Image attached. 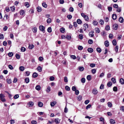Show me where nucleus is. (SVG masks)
Instances as JSON below:
<instances>
[{
    "label": "nucleus",
    "instance_id": "obj_1",
    "mask_svg": "<svg viewBox=\"0 0 124 124\" xmlns=\"http://www.w3.org/2000/svg\"><path fill=\"white\" fill-rule=\"evenodd\" d=\"M5 96L4 94L1 93L0 94V98L1 101L3 102H5L6 101V100L4 98Z\"/></svg>",
    "mask_w": 124,
    "mask_h": 124
},
{
    "label": "nucleus",
    "instance_id": "obj_2",
    "mask_svg": "<svg viewBox=\"0 0 124 124\" xmlns=\"http://www.w3.org/2000/svg\"><path fill=\"white\" fill-rule=\"evenodd\" d=\"M81 15L84 18L85 20L88 21L89 20L88 17L87 16L85 15L84 13H82L81 14Z\"/></svg>",
    "mask_w": 124,
    "mask_h": 124
},
{
    "label": "nucleus",
    "instance_id": "obj_3",
    "mask_svg": "<svg viewBox=\"0 0 124 124\" xmlns=\"http://www.w3.org/2000/svg\"><path fill=\"white\" fill-rule=\"evenodd\" d=\"M39 30L43 31V33H44L45 31V27L42 25H40L39 26Z\"/></svg>",
    "mask_w": 124,
    "mask_h": 124
},
{
    "label": "nucleus",
    "instance_id": "obj_4",
    "mask_svg": "<svg viewBox=\"0 0 124 124\" xmlns=\"http://www.w3.org/2000/svg\"><path fill=\"white\" fill-rule=\"evenodd\" d=\"M92 93L94 94H97L98 93V91H97V89L96 88L93 89L92 90Z\"/></svg>",
    "mask_w": 124,
    "mask_h": 124
},
{
    "label": "nucleus",
    "instance_id": "obj_5",
    "mask_svg": "<svg viewBox=\"0 0 124 124\" xmlns=\"http://www.w3.org/2000/svg\"><path fill=\"white\" fill-rule=\"evenodd\" d=\"M118 27V25L116 23L114 24L113 26V28L115 30H117Z\"/></svg>",
    "mask_w": 124,
    "mask_h": 124
},
{
    "label": "nucleus",
    "instance_id": "obj_6",
    "mask_svg": "<svg viewBox=\"0 0 124 124\" xmlns=\"http://www.w3.org/2000/svg\"><path fill=\"white\" fill-rule=\"evenodd\" d=\"M83 27L84 30L85 31L86 29L88 28V25L87 23H85L83 25Z\"/></svg>",
    "mask_w": 124,
    "mask_h": 124
},
{
    "label": "nucleus",
    "instance_id": "obj_7",
    "mask_svg": "<svg viewBox=\"0 0 124 124\" xmlns=\"http://www.w3.org/2000/svg\"><path fill=\"white\" fill-rule=\"evenodd\" d=\"M33 104H34L33 102L31 101H30L28 103V105L29 106V107L32 106H33Z\"/></svg>",
    "mask_w": 124,
    "mask_h": 124
},
{
    "label": "nucleus",
    "instance_id": "obj_8",
    "mask_svg": "<svg viewBox=\"0 0 124 124\" xmlns=\"http://www.w3.org/2000/svg\"><path fill=\"white\" fill-rule=\"evenodd\" d=\"M56 104V102L54 101L51 102L50 105L51 107H54Z\"/></svg>",
    "mask_w": 124,
    "mask_h": 124
},
{
    "label": "nucleus",
    "instance_id": "obj_9",
    "mask_svg": "<svg viewBox=\"0 0 124 124\" xmlns=\"http://www.w3.org/2000/svg\"><path fill=\"white\" fill-rule=\"evenodd\" d=\"M112 18L113 20H115L117 18V16L116 14H113L112 15Z\"/></svg>",
    "mask_w": 124,
    "mask_h": 124
},
{
    "label": "nucleus",
    "instance_id": "obj_10",
    "mask_svg": "<svg viewBox=\"0 0 124 124\" xmlns=\"http://www.w3.org/2000/svg\"><path fill=\"white\" fill-rule=\"evenodd\" d=\"M94 32L93 31L90 32L89 33V35L91 37H93L94 36Z\"/></svg>",
    "mask_w": 124,
    "mask_h": 124
},
{
    "label": "nucleus",
    "instance_id": "obj_11",
    "mask_svg": "<svg viewBox=\"0 0 124 124\" xmlns=\"http://www.w3.org/2000/svg\"><path fill=\"white\" fill-rule=\"evenodd\" d=\"M119 82L122 85L124 84V79L122 78H121L120 79Z\"/></svg>",
    "mask_w": 124,
    "mask_h": 124
},
{
    "label": "nucleus",
    "instance_id": "obj_12",
    "mask_svg": "<svg viewBox=\"0 0 124 124\" xmlns=\"http://www.w3.org/2000/svg\"><path fill=\"white\" fill-rule=\"evenodd\" d=\"M119 21L121 23H123L124 22V19L122 17H120L119 19Z\"/></svg>",
    "mask_w": 124,
    "mask_h": 124
},
{
    "label": "nucleus",
    "instance_id": "obj_13",
    "mask_svg": "<svg viewBox=\"0 0 124 124\" xmlns=\"http://www.w3.org/2000/svg\"><path fill=\"white\" fill-rule=\"evenodd\" d=\"M104 44L106 47H108L109 45V42L108 40H106L104 42Z\"/></svg>",
    "mask_w": 124,
    "mask_h": 124
},
{
    "label": "nucleus",
    "instance_id": "obj_14",
    "mask_svg": "<svg viewBox=\"0 0 124 124\" xmlns=\"http://www.w3.org/2000/svg\"><path fill=\"white\" fill-rule=\"evenodd\" d=\"M60 120L58 118H55V119L54 121L56 124H58L60 123Z\"/></svg>",
    "mask_w": 124,
    "mask_h": 124
},
{
    "label": "nucleus",
    "instance_id": "obj_15",
    "mask_svg": "<svg viewBox=\"0 0 124 124\" xmlns=\"http://www.w3.org/2000/svg\"><path fill=\"white\" fill-rule=\"evenodd\" d=\"M87 51L88 52L91 53L93 52V49L92 48H88Z\"/></svg>",
    "mask_w": 124,
    "mask_h": 124
},
{
    "label": "nucleus",
    "instance_id": "obj_16",
    "mask_svg": "<svg viewBox=\"0 0 124 124\" xmlns=\"http://www.w3.org/2000/svg\"><path fill=\"white\" fill-rule=\"evenodd\" d=\"M51 91V87L49 86H48L47 87L46 90V91L47 93Z\"/></svg>",
    "mask_w": 124,
    "mask_h": 124
},
{
    "label": "nucleus",
    "instance_id": "obj_17",
    "mask_svg": "<svg viewBox=\"0 0 124 124\" xmlns=\"http://www.w3.org/2000/svg\"><path fill=\"white\" fill-rule=\"evenodd\" d=\"M35 89L36 90L39 91L40 90L41 87L39 85H37L35 87Z\"/></svg>",
    "mask_w": 124,
    "mask_h": 124
},
{
    "label": "nucleus",
    "instance_id": "obj_18",
    "mask_svg": "<svg viewBox=\"0 0 124 124\" xmlns=\"http://www.w3.org/2000/svg\"><path fill=\"white\" fill-rule=\"evenodd\" d=\"M110 122L111 124H114L115 123V120L112 119L110 120Z\"/></svg>",
    "mask_w": 124,
    "mask_h": 124
},
{
    "label": "nucleus",
    "instance_id": "obj_19",
    "mask_svg": "<svg viewBox=\"0 0 124 124\" xmlns=\"http://www.w3.org/2000/svg\"><path fill=\"white\" fill-rule=\"evenodd\" d=\"M112 44L114 46H116L117 44L116 40V39H114L113 40L112 42Z\"/></svg>",
    "mask_w": 124,
    "mask_h": 124
},
{
    "label": "nucleus",
    "instance_id": "obj_20",
    "mask_svg": "<svg viewBox=\"0 0 124 124\" xmlns=\"http://www.w3.org/2000/svg\"><path fill=\"white\" fill-rule=\"evenodd\" d=\"M20 14L22 15H23L24 14L25 11L23 10H21L20 11Z\"/></svg>",
    "mask_w": 124,
    "mask_h": 124
},
{
    "label": "nucleus",
    "instance_id": "obj_21",
    "mask_svg": "<svg viewBox=\"0 0 124 124\" xmlns=\"http://www.w3.org/2000/svg\"><path fill=\"white\" fill-rule=\"evenodd\" d=\"M38 106L40 107H42L43 106V103L41 102H39L38 103Z\"/></svg>",
    "mask_w": 124,
    "mask_h": 124
},
{
    "label": "nucleus",
    "instance_id": "obj_22",
    "mask_svg": "<svg viewBox=\"0 0 124 124\" xmlns=\"http://www.w3.org/2000/svg\"><path fill=\"white\" fill-rule=\"evenodd\" d=\"M95 30L96 31V32L97 33H99L100 32L99 29L98 28H96L95 29Z\"/></svg>",
    "mask_w": 124,
    "mask_h": 124
},
{
    "label": "nucleus",
    "instance_id": "obj_23",
    "mask_svg": "<svg viewBox=\"0 0 124 124\" xmlns=\"http://www.w3.org/2000/svg\"><path fill=\"white\" fill-rule=\"evenodd\" d=\"M99 23H100V24L101 25H103L104 24V22L101 19L100 20L99 22Z\"/></svg>",
    "mask_w": 124,
    "mask_h": 124
},
{
    "label": "nucleus",
    "instance_id": "obj_24",
    "mask_svg": "<svg viewBox=\"0 0 124 124\" xmlns=\"http://www.w3.org/2000/svg\"><path fill=\"white\" fill-rule=\"evenodd\" d=\"M24 80L26 83H28L29 82V79L28 78H25Z\"/></svg>",
    "mask_w": 124,
    "mask_h": 124
},
{
    "label": "nucleus",
    "instance_id": "obj_25",
    "mask_svg": "<svg viewBox=\"0 0 124 124\" xmlns=\"http://www.w3.org/2000/svg\"><path fill=\"white\" fill-rule=\"evenodd\" d=\"M42 5L45 8H46L47 7V5L46 3L45 2H44L42 3Z\"/></svg>",
    "mask_w": 124,
    "mask_h": 124
},
{
    "label": "nucleus",
    "instance_id": "obj_26",
    "mask_svg": "<svg viewBox=\"0 0 124 124\" xmlns=\"http://www.w3.org/2000/svg\"><path fill=\"white\" fill-rule=\"evenodd\" d=\"M52 21V20L51 18H49L47 19V20L46 22L48 23H50Z\"/></svg>",
    "mask_w": 124,
    "mask_h": 124
},
{
    "label": "nucleus",
    "instance_id": "obj_27",
    "mask_svg": "<svg viewBox=\"0 0 124 124\" xmlns=\"http://www.w3.org/2000/svg\"><path fill=\"white\" fill-rule=\"evenodd\" d=\"M60 31L61 32L63 33L65 32V29L64 28H61L60 29Z\"/></svg>",
    "mask_w": 124,
    "mask_h": 124
},
{
    "label": "nucleus",
    "instance_id": "obj_28",
    "mask_svg": "<svg viewBox=\"0 0 124 124\" xmlns=\"http://www.w3.org/2000/svg\"><path fill=\"white\" fill-rule=\"evenodd\" d=\"M34 47V46L32 44L30 45L29 46V48L30 49H31Z\"/></svg>",
    "mask_w": 124,
    "mask_h": 124
},
{
    "label": "nucleus",
    "instance_id": "obj_29",
    "mask_svg": "<svg viewBox=\"0 0 124 124\" xmlns=\"http://www.w3.org/2000/svg\"><path fill=\"white\" fill-rule=\"evenodd\" d=\"M24 5L25 6L27 7V8H28L29 7V4L28 2H25L24 3Z\"/></svg>",
    "mask_w": 124,
    "mask_h": 124
},
{
    "label": "nucleus",
    "instance_id": "obj_30",
    "mask_svg": "<svg viewBox=\"0 0 124 124\" xmlns=\"http://www.w3.org/2000/svg\"><path fill=\"white\" fill-rule=\"evenodd\" d=\"M32 31L34 33H36L37 31V28L36 27H34L32 29Z\"/></svg>",
    "mask_w": 124,
    "mask_h": 124
},
{
    "label": "nucleus",
    "instance_id": "obj_31",
    "mask_svg": "<svg viewBox=\"0 0 124 124\" xmlns=\"http://www.w3.org/2000/svg\"><path fill=\"white\" fill-rule=\"evenodd\" d=\"M111 80L113 83L114 84H115L116 82V79L114 78H112Z\"/></svg>",
    "mask_w": 124,
    "mask_h": 124
},
{
    "label": "nucleus",
    "instance_id": "obj_32",
    "mask_svg": "<svg viewBox=\"0 0 124 124\" xmlns=\"http://www.w3.org/2000/svg\"><path fill=\"white\" fill-rule=\"evenodd\" d=\"M96 50L98 52L100 53L101 51V49L100 47H98L96 48Z\"/></svg>",
    "mask_w": 124,
    "mask_h": 124
},
{
    "label": "nucleus",
    "instance_id": "obj_33",
    "mask_svg": "<svg viewBox=\"0 0 124 124\" xmlns=\"http://www.w3.org/2000/svg\"><path fill=\"white\" fill-rule=\"evenodd\" d=\"M77 23L79 24H80L82 23L81 21L79 19H78L77 21Z\"/></svg>",
    "mask_w": 124,
    "mask_h": 124
},
{
    "label": "nucleus",
    "instance_id": "obj_34",
    "mask_svg": "<svg viewBox=\"0 0 124 124\" xmlns=\"http://www.w3.org/2000/svg\"><path fill=\"white\" fill-rule=\"evenodd\" d=\"M37 10L39 12H40L42 10V9L41 7H38L37 8Z\"/></svg>",
    "mask_w": 124,
    "mask_h": 124
},
{
    "label": "nucleus",
    "instance_id": "obj_35",
    "mask_svg": "<svg viewBox=\"0 0 124 124\" xmlns=\"http://www.w3.org/2000/svg\"><path fill=\"white\" fill-rule=\"evenodd\" d=\"M85 79L84 78H83L81 79V82L83 83H84L85 82Z\"/></svg>",
    "mask_w": 124,
    "mask_h": 124
},
{
    "label": "nucleus",
    "instance_id": "obj_36",
    "mask_svg": "<svg viewBox=\"0 0 124 124\" xmlns=\"http://www.w3.org/2000/svg\"><path fill=\"white\" fill-rule=\"evenodd\" d=\"M93 25H96L98 24V22L96 21H94L93 22Z\"/></svg>",
    "mask_w": 124,
    "mask_h": 124
},
{
    "label": "nucleus",
    "instance_id": "obj_37",
    "mask_svg": "<svg viewBox=\"0 0 124 124\" xmlns=\"http://www.w3.org/2000/svg\"><path fill=\"white\" fill-rule=\"evenodd\" d=\"M47 31L48 32H51L52 31L51 27H48L47 29Z\"/></svg>",
    "mask_w": 124,
    "mask_h": 124
},
{
    "label": "nucleus",
    "instance_id": "obj_38",
    "mask_svg": "<svg viewBox=\"0 0 124 124\" xmlns=\"http://www.w3.org/2000/svg\"><path fill=\"white\" fill-rule=\"evenodd\" d=\"M26 49L25 48H24L23 47H22L21 48V50L22 52H24L26 50Z\"/></svg>",
    "mask_w": 124,
    "mask_h": 124
},
{
    "label": "nucleus",
    "instance_id": "obj_39",
    "mask_svg": "<svg viewBox=\"0 0 124 124\" xmlns=\"http://www.w3.org/2000/svg\"><path fill=\"white\" fill-rule=\"evenodd\" d=\"M38 76V74L36 73H34L32 75V76L33 77L36 78Z\"/></svg>",
    "mask_w": 124,
    "mask_h": 124
},
{
    "label": "nucleus",
    "instance_id": "obj_40",
    "mask_svg": "<svg viewBox=\"0 0 124 124\" xmlns=\"http://www.w3.org/2000/svg\"><path fill=\"white\" fill-rule=\"evenodd\" d=\"M88 43L90 44H92L93 43V40L91 39H89L88 41Z\"/></svg>",
    "mask_w": 124,
    "mask_h": 124
},
{
    "label": "nucleus",
    "instance_id": "obj_41",
    "mask_svg": "<svg viewBox=\"0 0 124 124\" xmlns=\"http://www.w3.org/2000/svg\"><path fill=\"white\" fill-rule=\"evenodd\" d=\"M91 78V77L90 75H88L87 77V79L88 80H90Z\"/></svg>",
    "mask_w": 124,
    "mask_h": 124
},
{
    "label": "nucleus",
    "instance_id": "obj_42",
    "mask_svg": "<svg viewBox=\"0 0 124 124\" xmlns=\"http://www.w3.org/2000/svg\"><path fill=\"white\" fill-rule=\"evenodd\" d=\"M79 38L81 39H82L83 37V36L82 34H80L78 36Z\"/></svg>",
    "mask_w": 124,
    "mask_h": 124
},
{
    "label": "nucleus",
    "instance_id": "obj_43",
    "mask_svg": "<svg viewBox=\"0 0 124 124\" xmlns=\"http://www.w3.org/2000/svg\"><path fill=\"white\" fill-rule=\"evenodd\" d=\"M78 100V101H80L81 100L82 96L81 95H79L77 97Z\"/></svg>",
    "mask_w": 124,
    "mask_h": 124
},
{
    "label": "nucleus",
    "instance_id": "obj_44",
    "mask_svg": "<svg viewBox=\"0 0 124 124\" xmlns=\"http://www.w3.org/2000/svg\"><path fill=\"white\" fill-rule=\"evenodd\" d=\"M118 46H116L115 48V50L116 52H118Z\"/></svg>",
    "mask_w": 124,
    "mask_h": 124
},
{
    "label": "nucleus",
    "instance_id": "obj_45",
    "mask_svg": "<svg viewBox=\"0 0 124 124\" xmlns=\"http://www.w3.org/2000/svg\"><path fill=\"white\" fill-rule=\"evenodd\" d=\"M66 38L67 39L70 40L71 38V37L69 35H67L66 36Z\"/></svg>",
    "mask_w": 124,
    "mask_h": 124
},
{
    "label": "nucleus",
    "instance_id": "obj_46",
    "mask_svg": "<svg viewBox=\"0 0 124 124\" xmlns=\"http://www.w3.org/2000/svg\"><path fill=\"white\" fill-rule=\"evenodd\" d=\"M113 91L115 92H116L117 90V87L116 86H114L113 88Z\"/></svg>",
    "mask_w": 124,
    "mask_h": 124
},
{
    "label": "nucleus",
    "instance_id": "obj_47",
    "mask_svg": "<svg viewBox=\"0 0 124 124\" xmlns=\"http://www.w3.org/2000/svg\"><path fill=\"white\" fill-rule=\"evenodd\" d=\"M71 58H72L73 59H76V57L75 56V55H72L70 56Z\"/></svg>",
    "mask_w": 124,
    "mask_h": 124
},
{
    "label": "nucleus",
    "instance_id": "obj_48",
    "mask_svg": "<svg viewBox=\"0 0 124 124\" xmlns=\"http://www.w3.org/2000/svg\"><path fill=\"white\" fill-rule=\"evenodd\" d=\"M107 85L108 86L110 87L112 85V83L111 82H109L107 83Z\"/></svg>",
    "mask_w": 124,
    "mask_h": 124
},
{
    "label": "nucleus",
    "instance_id": "obj_49",
    "mask_svg": "<svg viewBox=\"0 0 124 124\" xmlns=\"http://www.w3.org/2000/svg\"><path fill=\"white\" fill-rule=\"evenodd\" d=\"M105 29L106 30H110L109 26V25H107L105 27Z\"/></svg>",
    "mask_w": 124,
    "mask_h": 124
},
{
    "label": "nucleus",
    "instance_id": "obj_50",
    "mask_svg": "<svg viewBox=\"0 0 124 124\" xmlns=\"http://www.w3.org/2000/svg\"><path fill=\"white\" fill-rule=\"evenodd\" d=\"M83 48L82 46H78V49L79 50H82Z\"/></svg>",
    "mask_w": 124,
    "mask_h": 124
},
{
    "label": "nucleus",
    "instance_id": "obj_51",
    "mask_svg": "<svg viewBox=\"0 0 124 124\" xmlns=\"http://www.w3.org/2000/svg\"><path fill=\"white\" fill-rule=\"evenodd\" d=\"M16 58L18 59H19L20 58V55L18 54H16Z\"/></svg>",
    "mask_w": 124,
    "mask_h": 124
},
{
    "label": "nucleus",
    "instance_id": "obj_52",
    "mask_svg": "<svg viewBox=\"0 0 124 124\" xmlns=\"http://www.w3.org/2000/svg\"><path fill=\"white\" fill-rule=\"evenodd\" d=\"M65 89L66 90L68 91H69L70 89V87L68 86H65Z\"/></svg>",
    "mask_w": 124,
    "mask_h": 124
},
{
    "label": "nucleus",
    "instance_id": "obj_53",
    "mask_svg": "<svg viewBox=\"0 0 124 124\" xmlns=\"http://www.w3.org/2000/svg\"><path fill=\"white\" fill-rule=\"evenodd\" d=\"M108 106L109 107H111L112 106V104L110 102H108Z\"/></svg>",
    "mask_w": 124,
    "mask_h": 124
},
{
    "label": "nucleus",
    "instance_id": "obj_54",
    "mask_svg": "<svg viewBox=\"0 0 124 124\" xmlns=\"http://www.w3.org/2000/svg\"><path fill=\"white\" fill-rule=\"evenodd\" d=\"M4 38V36L2 34H0V39H3Z\"/></svg>",
    "mask_w": 124,
    "mask_h": 124
},
{
    "label": "nucleus",
    "instance_id": "obj_55",
    "mask_svg": "<svg viewBox=\"0 0 124 124\" xmlns=\"http://www.w3.org/2000/svg\"><path fill=\"white\" fill-rule=\"evenodd\" d=\"M13 54L12 52H9L8 54V55L10 57L12 56L13 55Z\"/></svg>",
    "mask_w": 124,
    "mask_h": 124
},
{
    "label": "nucleus",
    "instance_id": "obj_56",
    "mask_svg": "<svg viewBox=\"0 0 124 124\" xmlns=\"http://www.w3.org/2000/svg\"><path fill=\"white\" fill-rule=\"evenodd\" d=\"M7 82L9 84H10L11 82V80L10 79H7Z\"/></svg>",
    "mask_w": 124,
    "mask_h": 124
},
{
    "label": "nucleus",
    "instance_id": "obj_57",
    "mask_svg": "<svg viewBox=\"0 0 124 124\" xmlns=\"http://www.w3.org/2000/svg\"><path fill=\"white\" fill-rule=\"evenodd\" d=\"M67 17L69 19H70L72 18V16L71 15H67Z\"/></svg>",
    "mask_w": 124,
    "mask_h": 124
},
{
    "label": "nucleus",
    "instance_id": "obj_58",
    "mask_svg": "<svg viewBox=\"0 0 124 124\" xmlns=\"http://www.w3.org/2000/svg\"><path fill=\"white\" fill-rule=\"evenodd\" d=\"M113 37V34H110L109 36V37L110 39H112Z\"/></svg>",
    "mask_w": 124,
    "mask_h": 124
},
{
    "label": "nucleus",
    "instance_id": "obj_59",
    "mask_svg": "<svg viewBox=\"0 0 124 124\" xmlns=\"http://www.w3.org/2000/svg\"><path fill=\"white\" fill-rule=\"evenodd\" d=\"M116 10V11L119 12H120L121 10V8L119 7Z\"/></svg>",
    "mask_w": 124,
    "mask_h": 124
},
{
    "label": "nucleus",
    "instance_id": "obj_60",
    "mask_svg": "<svg viewBox=\"0 0 124 124\" xmlns=\"http://www.w3.org/2000/svg\"><path fill=\"white\" fill-rule=\"evenodd\" d=\"M64 81L65 82H67L68 81V79L67 77H65L64 79Z\"/></svg>",
    "mask_w": 124,
    "mask_h": 124
},
{
    "label": "nucleus",
    "instance_id": "obj_61",
    "mask_svg": "<svg viewBox=\"0 0 124 124\" xmlns=\"http://www.w3.org/2000/svg\"><path fill=\"white\" fill-rule=\"evenodd\" d=\"M10 8L11 9V10L13 11H14L15 10V7L14 6L11 7Z\"/></svg>",
    "mask_w": 124,
    "mask_h": 124
},
{
    "label": "nucleus",
    "instance_id": "obj_62",
    "mask_svg": "<svg viewBox=\"0 0 124 124\" xmlns=\"http://www.w3.org/2000/svg\"><path fill=\"white\" fill-rule=\"evenodd\" d=\"M19 97V95H18V94H16L14 96V98L15 99H16L18 98Z\"/></svg>",
    "mask_w": 124,
    "mask_h": 124
},
{
    "label": "nucleus",
    "instance_id": "obj_63",
    "mask_svg": "<svg viewBox=\"0 0 124 124\" xmlns=\"http://www.w3.org/2000/svg\"><path fill=\"white\" fill-rule=\"evenodd\" d=\"M120 109L122 111L124 112V106H123L121 107H120Z\"/></svg>",
    "mask_w": 124,
    "mask_h": 124
},
{
    "label": "nucleus",
    "instance_id": "obj_64",
    "mask_svg": "<svg viewBox=\"0 0 124 124\" xmlns=\"http://www.w3.org/2000/svg\"><path fill=\"white\" fill-rule=\"evenodd\" d=\"M31 123L32 124H36L37 123V121L35 120H32Z\"/></svg>",
    "mask_w": 124,
    "mask_h": 124
}]
</instances>
